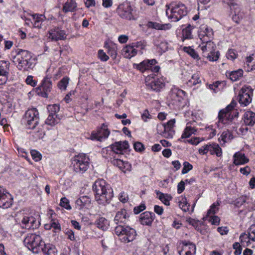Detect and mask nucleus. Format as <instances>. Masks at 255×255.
I'll use <instances>...</instances> for the list:
<instances>
[{
  "instance_id": "nucleus-64",
  "label": "nucleus",
  "mask_w": 255,
  "mask_h": 255,
  "mask_svg": "<svg viewBox=\"0 0 255 255\" xmlns=\"http://www.w3.org/2000/svg\"><path fill=\"white\" fill-rule=\"evenodd\" d=\"M128 196L124 192H122L119 195V199L123 203H126L128 201Z\"/></svg>"
},
{
  "instance_id": "nucleus-3",
  "label": "nucleus",
  "mask_w": 255,
  "mask_h": 255,
  "mask_svg": "<svg viewBox=\"0 0 255 255\" xmlns=\"http://www.w3.org/2000/svg\"><path fill=\"white\" fill-rule=\"evenodd\" d=\"M12 59L13 62L20 71H28L32 70L35 65V58H33L32 54L27 50H18Z\"/></svg>"
},
{
  "instance_id": "nucleus-15",
  "label": "nucleus",
  "mask_w": 255,
  "mask_h": 255,
  "mask_svg": "<svg viewBox=\"0 0 255 255\" xmlns=\"http://www.w3.org/2000/svg\"><path fill=\"white\" fill-rule=\"evenodd\" d=\"M214 33L212 28L205 25H202L198 32V36L202 42L212 41Z\"/></svg>"
},
{
  "instance_id": "nucleus-2",
  "label": "nucleus",
  "mask_w": 255,
  "mask_h": 255,
  "mask_svg": "<svg viewBox=\"0 0 255 255\" xmlns=\"http://www.w3.org/2000/svg\"><path fill=\"white\" fill-rule=\"evenodd\" d=\"M95 198L99 204L105 205L110 203L113 196L110 186L103 179L98 180L93 185Z\"/></svg>"
},
{
  "instance_id": "nucleus-22",
  "label": "nucleus",
  "mask_w": 255,
  "mask_h": 255,
  "mask_svg": "<svg viewBox=\"0 0 255 255\" xmlns=\"http://www.w3.org/2000/svg\"><path fill=\"white\" fill-rule=\"evenodd\" d=\"M175 120L169 121L166 124H164L160 126L164 130L160 134L165 138H172L174 134L173 127L175 124Z\"/></svg>"
},
{
  "instance_id": "nucleus-26",
  "label": "nucleus",
  "mask_w": 255,
  "mask_h": 255,
  "mask_svg": "<svg viewBox=\"0 0 255 255\" xmlns=\"http://www.w3.org/2000/svg\"><path fill=\"white\" fill-rule=\"evenodd\" d=\"M112 163L114 165L117 166L124 173H126L131 170V164L128 162H124L121 159L115 158L112 161Z\"/></svg>"
},
{
  "instance_id": "nucleus-16",
  "label": "nucleus",
  "mask_w": 255,
  "mask_h": 255,
  "mask_svg": "<svg viewBox=\"0 0 255 255\" xmlns=\"http://www.w3.org/2000/svg\"><path fill=\"white\" fill-rule=\"evenodd\" d=\"M52 88L51 81L49 78L45 77L42 81L41 85L37 88V94L45 98L48 96V93Z\"/></svg>"
},
{
  "instance_id": "nucleus-7",
  "label": "nucleus",
  "mask_w": 255,
  "mask_h": 255,
  "mask_svg": "<svg viewBox=\"0 0 255 255\" xmlns=\"http://www.w3.org/2000/svg\"><path fill=\"white\" fill-rule=\"evenodd\" d=\"M22 122L28 129L34 130L39 124V114L35 108L28 109L25 112Z\"/></svg>"
},
{
  "instance_id": "nucleus-5",
  "label": "nucleus",
  "mask_w": 255,
  "mask_h": 255,
  "mask_svg": "<svg viewBox=\"0 0 255 255\" xmlns=\"http://www.w3.org/2000/svg\"><path fill=\"white\" fill-rule=\"evenodd\" d=\"M72 165L75 172L83 174L88 168L89 158L85 154H79L72 158Z\"/></svg>"
},
{
  "instance_id": "nucleus-33",
  "label": "nucleus",
  "mask_w": 255,
  "mask_h": 255,
  "mask_svg": "<svg viewBox=\"0 0 255 255\" xmlns=\"http://www.w3.org/2000/svg\"><path fill=\"white\" fill-rule=\"evenodd\" d=\"M91 203V199L88 196H82L79 197L75 202L76 205L81 209L85 206L89 205Z\"/></svg>"
},
{
  "instance_id": "nucleus-37",
  "label": "nucleus",
  "mask_w": 255,
  "mask_h": 255,
  "mask_svg": "<svg viewBox=\"0 0 255 255\" xmlns=\"http://www.w3.org/2000/svg\"><path fill=\"white\" fill-rule=\"evenodd\" d=\"M33 21V26L34 27L40 28L42 22L45 18L43 14H35L31 15Z\"/></svg>"
},
{
  "instance_id": "nucleus-48",
  "label": "nucleus",
  "mask_w": 255,
  "mask_h": 255,
  "mask_svg": "<svg viewBox=\"0 0 255 255\" xmlns=\"http://www.w3.org/2000/svg\"><path fill=\"white\" fill-rule=\"evenodd\" d=\"M183 245L184 246L185 248L184 250H188L192 252V253H195L196 252V247L195 245L188 241H183L182 242Z\"/></svg>"
},
{
  "instance_id": "nucleus-19",
  "label": "nucleus",
  "mask_w": 255,
  "mask_h": 255,
  "mask_svg": "<svg viewBox=\"0 0 255 255\" xmlns=\"http://www.w3.org/2000/svg\"><path fill=\"white\" fill-rule=\"evenodd\" d=\"M12 204L11 195L1 187H0V207L7 209Z\"/></svg>"
},
{
  "instance_id": "nucleus-47",
  "label": "nucleus",
  "mask_w": 255,
  "mask_h": 255,
  "mask_svg": "<svg viewBox=\"0 0 255 255\" xmlns=\"http://www.w3.org/2000/svg\"><path fill=\"white\" fill-rule=\"evenodd\" d=\"M192 26L188 25L186 28L182 30V35L183 39H190L192 37Z\"/></svg>"
},
{
  "instance_id": "nucleus-51",
  "label": "nucleus",
  "mask_w": 255,
  "mask_h": 255,
  "mask_svg": "<svg viewBox=\"0 0 255 255\" xmlns=\"http://www.w3.org/2000/svg\"><path fill=\"white\" fill-rule=\"evenodd\" d=\"M184 51L189 54L194 59H198L199 57L197 53L193 49H192L190 47H184Z\"/></svg>"
},
{
  "instance_id": "nucleus-42",
  "label": "nucleus",
  "mask_w": 255,
  "mask_h": 255,
  "mask_svg": "<svg viewBox=\"0 0 255 255\" xmlns=\"http://www.w3.org/2000/svg\"><path fill=\"white\" fill-rule=\"evenodd\" d=\"M179 206L184 212L189 210L190 204L187 202V199L184 197H181L178 202Z\"/></svg>"
},
{
  "instance_id": "nucleus-13",
  "label": "nucleus",
  "mask_w": 255,
  "mask_h": 255,
  "mask_svg": "<svg viewBox=\"0 0 255 255\" xmlns=\"http://www.w3.org/2000/svg\"><path fill=\"white\" fill-rule=\"evenodd\" d=\"M117 11L119 15L122 18L129 20L135 19L132 12V9L128 2H124L120 4Z\"/></svg>"
},
{
  "instance_id": "nucleus-36",
  "label": "nucleus",
  "mask_w": 255,
  "mask_h": 255,
  "mask_svg": "<svg viewBox=\"0 0 255 255\" xmlns=\"http://www.w3.org/2000/svg\"><path fill=\"white\" fill-rule=\"evenodd\" d=\"M76 7L77 4L74 0H67L63 6V10L65 12L74 11Z\"/></svg>"
},
{
  "instance_id": "nucleus-35",
  "label": "nucleus",
  "mask_w": 255,
  "mask_h": 255,
  "mask_svg": "<svg viewBox=\"0 0 255 255\" xmlns=\"http://www.w3.org/2000/svg\"><path fill=\"white\" fill-rule=\"evenodd\" d=\"M156 195L158 199L165 205H169L170 201L172 199V197L170 195L167 194H164L159 191H155Z\"/></svg>"
},
{
  "instance_id": "nucleus-60",
  "label": "nucleus",
  "mask_w": 255,
  "mask_h": 255,
  "mask_svg": "<svg viewBox=\"0 0 255 255\" xmlns=\"http://www.w3.org/2000/svg\"><path fill=\"white\" fill-rule=\"evenodd\" d=\"M246 200V196H241L236 200L235 205L237 207H239L245 203Z\"/></svg>"
},
{
  "instance_id": "nucleus-31",
  "label": "nucleus",
  "mask_w": 255,
  "mask_h": 255,
  "mask_svg": "<svg viewBox=\"0 0 255 255\" xmlns=\"http://www.w3.org/2000/svg\"><path fill=\"white\" fill-rule=\"evenodd\" d=\"M105 47L107 49V52L109 55L113 59H116L117 55V46L112 42H109L105 44Z\"/></svg>"
},
{
  "instance_id": "nucleus-40",
  "label": "nucleus",
  "mask_w": 255,
  "mask_h": 255,
  "mask_svg": "<svg viewBox=\"0 0 255 255\" xmlns=\"http://www.w3.org/2000/svg\"><path fill=\"white\" fill-rule=\"evenodd\" d=\"M196 129L191 126H187L184 129L181 138H186L190 137L192 134H195Z\"/></svg>"
},
{
  "instance_id": "nucleus-4",
  "label": "nucleus",
  "mask_w": 255,
  "mask_h": 255,
  "mask_svg": "<svg viewBox=\"0 0 255 255\" xmlns=\"http://www.w3.org/2000/svg\"><path fill=\"white\" fill-rule=\"evenodd\" d=\"M167 7L166 11V15L169 19L176 22L187 15L188 9L187 7L182 3H171Z\"/></svg>"
},
{
  "instance_id": "nucleus-25",
  "label": "nucleus",
  "mask_w": 255,
  "mask_h": 255,
  "mask_svg": "<svg viewBox=\"0 0 255 255\" xmlns=\"http://www.w3.org/2000/svg\"><path fill=\"white\" fill-rule=\"evenodd\" d=\"M128 216L125 209L118 211L115 217L114 221L118 225L128 223Z\"/></svg>"
},
{
  "instance_id": "nucleus-39",
  "label": "nucleus",
  "mask_w": 255,
  "mask_h": 255,
  "mask_svg": "<svg viewBox=\"0 0 255 255\" xmlns=\"http://www.w3.org/2000/svg\"><path fill=\"white\" fill-rule=\"evenodd\" d=\"M243 75V71L242 69H239L234 71L230 73L229 77L232 81H236L241 78Z\"/></svg>"
},
{
  "instance_id": "nucleus-21",
  "label": "nucleus",
  "mask_w": 255,
  "mask_h": 255,
  "mask_svg": "<svg viewBox=\"0 0 255 255\" xmlns=\"http://www.w3.org/2000/svg\"><path fill=\"white\" fill-rule=\"evenodd\" d=\"M113 153L116 154H123L126 152L128 148L129 144L127 141L116 142L111 145Z\"/></svg>"
},
{
  "instance_id": "nucleus-1",
  "label": "nucleus",
  "mask_w": 255,
  "mask_h": 255,
  "mask_svg": "<svg viewBox=\"0 0 255 255\" xmlns=\"http://www.w3.org/2000/svg\"><path fill=\"white\" fill-rule=\"evenodd\" d=\"M23 243L24 245L34 254L42 252L44 255H54L57 252L53 245L50 244H45L41 237L35 234L27 235Z\"/></svg>"
},
{
  "instance_id": "nucleus-23",
  "label": "nucleus",
  "mask_w": 255,
  "mask_h": 255,
  "mask_svg": "<svg viewBox=\"0 0 255 255\" xmlns=\"http://www.w3.org/2000/svg\"><path fill=\"white\" fill-rule=\"evenodd\" d=\"M240 239L243 245H244L245 243L248 244L249 241H247V239L255 241V225H253L251 226L248 230L247 234L243 233L240 236Z\"/></svg>"
},
{
  "instance_id": "nucleus-24",
  "label": "nucleus",
  "mask_w": 255,
  "mask_h": 255,
  "mask_svg": "<svg viewBox=\"0 0 255 255\" xmlns=\"http://www.w3.org/2000/svg\"><path fill=\"white\" fill-rule=\"evenodd\" d=\"M49 38L52 40L55 41L64 39L66 37L64 31L59 28L51 29L49 31Z\"/></svg>"
},
{
  "instance_id": "nucleus-63",
  "label": "nucleus",
  "mask_w": 255,
  "mask_h": 255,
  "mask_svg": "<svg viewBox=\"0 0 255 255\" xmlns=\"http://www.w3.org/2000/svg\"><path fill=\"white\" fill-rule=\"evenodd\" d=\"M131 45L136 49H137V50H138V49H140V50L143 49L145 46L144 43L142 42L141 41L133 43Z\"/></svg>"
},
{
  "instance_id": "nucleus-28",
  "label": "nucleus",
  "mask_w": 255,
  "mask_h": 255,
  "mask_svg": "<svg viewBox=\"0 0 255 255\" xmlns=\"http://www.w3.org/2000/svg\"><path fill=\"white\" fill-rule=\"evenodd\" d=\"M155 218L152 212H145L140 215V221L143 225L151 226Z\"/></svg>"
},
{
  "instance_id": "nucleus-11",
  "label": "nucleus",
  "mask_w": 255,
  "mask_h": 255,
  "mask_svg": "<svg viewBox=\"0 0 255 255\" xmlns=\"http://www.w3.org/2000/svg\"><path fill=\"white\" fill-rule=\"evenodd\" d=\"M155 73H152L146 77L145 83L147 88L156 92L159 91L164 87L162 79H156Z\"/></svg>"
},
{
  "instance_id": "nucleus-59",
  "label": "nucleus",
  "mask_w": 255,
  "mask_h": 255,
  "mask_svg": "<svg viewBox=\"0 0 255 255\" xmlns=\"http://www.w3.org/2000/svg\"><path fill=\"white\" fill-rule=\"evenodd\" d=\"M25 82L32 87H35L37 84V81L33 79V77L32 76H28L25 80Z\"/></svg>"
},
{
  "instance_id": "nucleus-8",
  "label": "nucleus",
  "mask_w": 255,
  "mask_h": 255,
  "mask_svg": "<svg viewBox=\"0 0 255 255\" xmlns=\"http://www.w3.org/2000/svg\"><path fill=\"white\" fill-rule=\"evenodd\" d=\"M235 104L231 103L225 109L221 110L219 113V124L222 123L223 124H228L231 122L235 117H237L238 112L237 110H234Z\"/></svg>"
},
{
  "instance_id": "nucleus-29",
  "label": "nucleus",
  "mask_w": 255,
  "mask_h": 255,
  "mask_svg": "<svg viewBox=\"0 0 255 255\" xmlns=\"http://www.w3.org/2000/svg\"><path fill=\"white\" fill-rule=\"evenodd\" d=\"M234 163L239 165L247 163L249 162V158L242 152H236L234 155Z\"/></svg>"
},
{
  "instance_id": "nucleus-46",
  "label": "nucleus",
  "mask_w": 255,
  "mask_h": 255,
  "mask_svg": "<svg viewBox=\"0 0 255 255\" xmlns=\"http://www.w3.org/2000/svg\"><path fill=\"white\" fill-rule=\"evenodd\" d=\"M108 221L104 218H100L97 221V227L102 230H106L108 228Z\"/></svg>"
},
{
  "instance_id": "nucleus-61",
  "label": "nucleus",
  "mask_w": 255,
  "mask_h": 255,
  "mask_svg": "<svg viewBox=\"0 0 255 255\" xmlns=\"http://www.w3.org/2000/svg\"><path fill=\"white\" fill-rule=\"evenodd\" d=\"M233 248L235 250L234 254L235 255H240L242 252V249L239 243H235L233 245Z\"/></svg>"
},
{
  "instance_id": "nucleus-27",
  "label": "nucleus",
  "mask_w": 255,
  "mask_h": 255,
  "mask_svg": "<svg viewBox=\"0 0 255 255\" xmlns=\"http://www.w3.org/2000/svg\"><path fill=\"white\" fill-rule=\"evenodd\" d=\"M154 44L157 50L160 54L165 52L168 49V43L162 37H156L154 41Z\"/></svg>"
},
{
  "instance_id": "nucleus-6",
  "label": "nucleus",
  "mask_w": 255,
  "mask_h": 255,
  "mask_svg": "<svg viewBox=\"0 0 255 255\" xmlns=\"http://www.w3.org/2000/svg\"><path fill=\"white\" fill-rule=\"evenodd\" d=\"M115 231L116 234L119 237L120 240L124 243L132 241L136 236V232L133 229L122 225H118L115 228Z\"/></svg>"
},
{
  "instance_id": "nucleus-58",
  "label": "nucleus",
  "mask_w": 255,
  "mask_h": 255,
  "mask_svg": "<svg viewBox=\"0 0 255 255\" xmlns=\"http://www.w3.org/2000/svg\"><path fill=\"white\" fill-rule=\"evenodd\" d=\"M200 82L198 75L194 74L192 76L191 79L188 81V83L190 85H196Z\"/></svg>"
},
{
  "instance_id": "nucleus-34",
  "label": "nucleus",
  "mask_w": 255,
  "mask_h": 255,
  "mask_svg": "<svg viewBox=\"0 0 255 255\" xmlns=\"http://www.w3.org/2000/svg\"><path fill=\"white\" fill-rule=\"evenodd\" d=\"M148 28H153L157 30H166L170 28L169 24H160L156 22L149 21L147 24Z\"/></svg>"
},
{
  "instance_id": "nucleus-20",
  "label": "nucleus",
  "mask_w": 255,
  "mask_h": 255,
  "mask_svg": "<svg viewBox=\"0 0 255 255\" xmlns=\"http://www.w3.org/2000/svg\"><path fill=\"white\" fill-rule=\"evenodd\" d=\"M110 134L107 126L103 124L96 132H92L90 138L92 140L102 141L108 137Z\"/></svg>"
},
{
  "instance_id": "nucleus-41",
  "label": "nucleus",
  "mask_w": 255,
  "mask_h": 255,
  "mask_svg": "<svg viewBox=\"0 0 255 255\" xmlns=\"http://www.w3.org/2000/svg\"><path fill=\"white\" fill-rule=\"evenodd\" d=\"M9 69V63L6 61H0V73L8 76Z\"/></svg>"
},
{
  "instance_id": "nucleus-17",
  "label": "nucleus",
  "mask_w": 255,
  "mask_h": 255,
  "mask_svg": "<svg viewBox=\"0 0 255 255\" xmlns=\"http://www.w3.org/2000/svg\"><path fill=\"white\" fill-rule=\"evenodd\" d=\"M200 154H205L209 152L211 154H216L217 156H221L222 155V149L217 143L207 144L202 146L199 149Z\"/></svg>"
},
{
  "instance_id": "nucleus-57",
  "label": "nucleus",
  "mask_w": 255,
  "mask_h": 255,
  "mask_svg": "<svg viewBox=\"0 0 255 255\" xmlns=\"http://www.w3.org/2000/svg\"><path fill=\"white\" fill-rule=\"evenodd\" d=\"M98 55L99 58L102 61H107L109 58V56L103 50H99Z\"/></svg>"
},
{
  "instance_id": "nucleus-32",
  "label": "nucleus",
  "mask_w": 255,
  "mask_h": 255,
  "mask_svg": "<svg viewBox=\"0 0 255 255\" xmlns=\"http://www.w3.org/2000/svg\"><path fill=\"white\" fill-rule=\"evenodd\" d=\"M137 49H136L132 45H127L123 49V54L125 58H130L136 55Z\"/></svg>"
},
{
  "instance_id": "nucleus-18",
  "label": "nucleus",
  "mask_w": 255,
  "mask_h": 255,
  "mask_svg": "<svg viewBox=\"0 0 255 255\" xmlns=\"http://www.w3.org/2000/svg\"><path fill=\"white\" fill-rule=\"evenodd\" d=\"M39 225V222L32 216H24L21 221V227L27 230L36 228Z\"/></svg>"
},
{
  "instance_id": "nucleus-52",
  "label": "nucleus",
  "mask_w": 255,
  "mask_h": 255,
  "mask_svg": "<svg viewBox=\"0 0 255 255\" xmlns=\"http://www.w3.org/2000/svg\"><path fill=\"white\" fill-rule=\"evenodd\" d=\"M222 140L224 142H227L233 138V135L229 131H224L222 135Z\"/></svg>"
},
{
  "instance_id": "nucleus-53",
  "label": "nucleus",
  "mask_w": 255,
  "mask_h": 255,
  "mask_svg": "<svg viewBox=\"0 0 255 255\" xmlns=\"http://www.w3.org/2000/svg\"><path fill=\"white\" fill-rule=\"evenodd\" d=\"M60 205L67 210L71 209L69 200L65 197L62 198L60 200Z\"/></svg>"
},
{
  "instance_id": "nucleus-54",
  "label": "nucleus",
  "mask_w": 255,
  "mask_h": 255,
  "mask_svg": "<svg viewBox=\"0 0 255 255\" xmlns=\"http://www.w3.org/2000/svg\"><path fill=\"white\" fill-rule=\"evenodd\" d=\"M226 55L228 59L233 60L237 57L238 54L235 50L230 49Z\"/></svg>"
},
{
  "instance_id": "nucleus-38",
  "label": "nucleus",
  "mask_w": 255,
  "mask_h": 255,
  "mask_svg": "<svg viewBox=\"0 0 255 255\" xmlns=\"http://www.w3.org/2000/svg\"><path fill=\"white\" fill-rule=\"evenodd\" d=\"M225 85V84L224 82L217 81L212 84L209 85V88L214 93H217L223 89Z\"/></svg>"
},
{
  "instance_id": "nucleus-43",
  "label": "nucleus",
  "mask_w": 255,
  "mask_h": 255,
  "mask_svg": "<svg viewBox=\"0 0 255 255\" xmlns=\"http://www.w3.org/2000/svg\"><path fill=\"white\" fill-rule=\"evenodd\" d=\"M59 121L60 119L58 118L57 116H54V115H49L48 118L45 121V124L50 126H54L58 124Z\"/></svg>"
},
{
  "instance_id": "nucleus-44",
  "label": "nucleus",
  "mask_w": 255,
  "mask_h": 255,
  "mask_svg": "<svg viewBox=\"0 0 255 255\" xmlns=\"http://www.w3.org/2000/svg\"><path fill=\"white\" fill-rule=\"evenodd\" d=\"M32 132V136L35 138H42L45 135V132L43 129L40 127H37Z\"/></svg>"
},
{
  "instance_id": "nucleus-9",
  "label": "nucleus",
  "mask_w": 255,
  "mask_h": 255,
  "mask_svg": "<svg viewBox=\"0 0 255 255\" xmlns=\"http://www.w3.org/2000/svg\"><path fill=\"white\" fill-rule=\"evenodd\" d=\"M200 48L202 51L203 56L207 57L211 61H216L219 57V52H216V55L214 57H212L214 51L216 49L215 44L212 41L203 42L200 45Z\"/></svg>"
},
{
  "instance_id": "nucleus-55",
  "label": "nucleus",
  "mask_w": 255,
  "mask_h": 255,
  "mask_svg": "<svg viewBox=\"0 0 255 255\" xmlns=\"http://www.w3.org/2000/svg\"><path fill=\"white\" fill-rule=\"evenodd\" d=\"M32 158L35 161H39L41 159V154L35 150H32L30 152Z\"/></svg>"
},
{
  "instance_id": "nucleus-10",
  "label": "nucleus",
  "mask_w": 255,
  "mask_h": 255,
  "mask_svg": "<svg viewBox=\"0 0 255 255\" xmlns=\"http://www.w3.org/2000/svg\"><path fill=\"white\" fill-rule=\"evenodd\" d=\"M184 95L185 92L183 90L175 87H172L168 96L169 105L175 106L177 108L180 107L182 106Z\"/></svg>"
},
{
  "instance_id": "nucleus-50",
  "label": "nucleus",
  "mask_w": 255,
  "mask_h": 255,
  "mask_svg": "<svg viewBox=\"0 0 255 255\" xmlns=\"http://www.w3.org/2000/svg\"><path fill=\"white\" fill-rule=\"evenodd\" d=\"M49 115H54V116H57L56 113L59 111V107L57 105L54 104L52 105H49L47 107Z\"/></svg>"
},
{
  "instance_id": "nucleus-49",
  "label": "nucleus",
  "mask_w": 255,
  "mask_h": 255,
  "mask_svg": "<svg viewBox=\"0 0 255 255\" xmlns=\"http://www.w3.org/2000/svg\"><path fill=\"white\" fill-rule=\"evenodd\" d=\"M69 83V78L67 77L63 78L58 83V88L63 90H65Z\"/></svg>"
},
{
  "instance_id": "nucleus-14",
  "label": "nucleus",
  "mask_w": 255,
  "mask_h": 255,
  "mask_svg": "<svg viewBox=\"0 0 255 255\" xmlns=\"http://www.w3.org/2000/svg\"><path fill=\"white\" fill-rule=\"evenodd\" d=\"M156 63L155 59L144 60L138 64L137 68L142 72L145 71H151L154 73L158 72L160 69L158 66H155Z\"/></svg>"
},
{
  "instance_id": "nucleus-56",
  "label": "nucleus",
  "mask_w": 255,
  "mask_h": 255,
  "mask_svg": "<svg viewBox=\"0 0 255 255\" xmlns=\"http://www.w3.org/2000/svg\"><path fill=\"white\" fill-rule=\"evenodd\" d=\"M193 168L192 165L188 162L185 161L183 163V168L182 170V174L187 173L189 171Z\"/></svg>"
},
{
  "instance_id": "nucleus-30",
  "label": "nucleus",
  "mask_w": 255,
  "mask_h": 255,
  "mask_svg": "<svg viewBox=\"0 0 255 255\" xmlns=\"http://www.w3.org/2000/svg\"><path fill=\"white\" fill-rule=\"evenodd\" d=\"M243 120L246 126H253L255 124V113L251 111L246 112L244 114Z\"/></svg>"
},
{
  "instance_id": "nucleus-12",
  "label": "nucleus",
  "mask_w": 255,
  "mask_h": 255,
  "mask_svg": "<svg viewBox=\"0 0 255 255\" xmlns=\"http://www.w3.org/2000/svg\"><path fill=\"white\" fill-rule=\"evenodd\" d=\"M253 90L250 86H244L242 87L238 95L240 104L244 106L249 105L252 100Z\"/></svg>"
},
{
  "instance_id": "nucleus-45",
  "label": "nucleus",
  "mask_w": 255,
  "mask_h": 255,
  "mask_svg": "<svg viewBox=\"0 0 255 255\" xmlns=\"http://www.w3.org/2000/svg\"><path fill=\"white\" fill-rule=\"evenodd\" d=\"M220 204L218 202L213 203L211 206L210 209L207 212V215L208 216H212L215 214L217 213L219 211V206Z\"/></svg>"
},
{
  "instance_id": "nucleus-62",
  "label": "nucleus",
  "mask_w": 255,
  "mask_h": 255,
  "mask_svg": "<svg viewBox=\"0 0 255 255\" xmlns=\"http://www.w3.org/2000/svg\"><path fill=\"white\" fill-rule=\"evenodd\" d=\"M133 146L136 151L141 152L144 150L143 145L140 142H136Z\"/></svg>"
}]
</instances>
